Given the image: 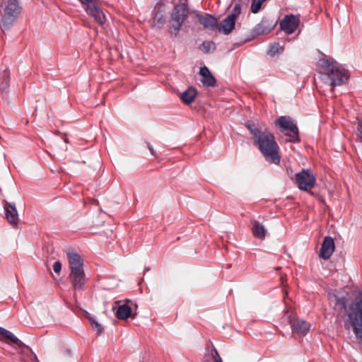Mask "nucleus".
<instances>
[{
	"mask_svg": "<svg viewBox=\"0 0 362 362\" xmlns=\"http://www.w3.org/2000/svg\"><path fill=\"white\" fill-rule=\"evenodd\" d=\"M235 25V21L228 16L221 23L218 27V31L225 35H228L234 29Z\"/></svg>",
	"mask_w": 362,
	"mask_h": 362,
	"instance_id": "20",
	"label": "nucleus"
},
{
	"mask_svg": "<svg viewBox=\"0 0 362 362\" xmlns=\"http://www.w3.org/2000/svg\"><path fill=\"white\" fill-rule=\"evenodd\" d=\"M10 73L7 68H5L0 74V94L4 95L8 93L9 88Z\"/></svg>",
	"mask_w": 362,
	"mask_h": 362,
	"instance_id": "19",
	"label": "nucleus"
},
{
	"mask_svg": "<svg viewBox=\"0 0 362 362\" xmlns=\"http://www.w3.org/2000/svg\"><path fill=\"white\" fill-rule=\"evenodd\" d=\"M115 316L117 319L120 320H127L128 317H132V318H134L136 316V314L132 315V308L131 307L124 303L119 306H118L116 313Z\"/></svg>",
	"mask_w": 362,
	"mask_h": 362,
	"instance_id": "18",
	"label": "nucleus"
},
{
	"mask_svg": "<svg viewBox=\"0 0 362 362\" xmlns=\"http://www.w3.org/2000/svg\"><path fill=\"white\" fill-rule=\"evenodd\" d=\"M250 133L253 134L255 143L265 160L269 163L278 165L281 160V155L274 135L267 129L256 127L255 123H250Z\"/></svg>",
	"mask_w": 362,
	"mask_h": 362,
	"instance_id": "2",
	"label": "nucleus"
},
{
	"mask_svg": "<svg viewBox=\"0 0 362 362\" xmlns=\"http://www.w3.org/2000/svg\"><path fill=\"white\" fill-rule=\"evenodd\" d=\"M196 17L204 28L214 30L217 25V19L209 14L201 15L196 12Z\"/></svg>",
	"mask_w": 362,
	"mask_h": 362,
	"instance_id": "16",
	"label": "nucleus"
},
{
	"mask_svg": "<svg viewBox=\"0 0 362 362\" xmlns=\"http://www.w3.org/2000/svg\"><path fill=\"white\" fill-rule=\"evenodd\" d=\"M0 335L4 337L6 339L11 340L13 343L16 344L19 348H25L30 351L35 356V358L37 361L36 355L33 352L32 349L25 345L23 341L18 339L12 332L0 327Z\"/></svg>",
	"mask_w": 362,
	"mask_h": 362,
	"instance_id": "15",
	"label": "nucleus"
},
{
	"mask_svg": "<svg viewBox=\"0 0 362 362\" xmlns=\"http://www.w3.org/2000/svg\"><path fill=\"white\" fill-rule=\"evenodd\" d=\"M199 74L202 76L201 81L204 86L214 87L216 80L206 66L200 68Z\"/></svg>",
	"mask_w": 362,
	"mask_h": 362,
	"instance_id": "17",
	"label": "nucleus"
},
{
	"mask_svg": "<svg viewBox=\"0 0 362 362\" xmlns=\"http://www.w3.org/2000/svg\"><path fill=\"white\" fill-rule=\"evenodd\" d=\"M319 65L322 69L320 72V78L331 86L332 90L346 83L349 78V71L332 59L322 58L320 59Z\"/></svg>",
	"mask_w": 362,
	"mask_h": 362,
	"instance_id": "3",
	"label": "nucleus"
},
{
	"mask_svg": "<svg viewBox=\"0 0 362 362\" xmlns=\"http://www.w3.org/2000/svg\"><path fill=\"white\" fill-rule=\"evenodd\" d=\"M267 0H252V4L250 5V11L253 13H257L262 8V4Z\"/></svg>",
	"mask_w": 362,
	"mask_h": 362,
	"instance_id": "25",
	"label": "nucleus"
},
{
	"mask_svg": "<svg viewBox=\"0 0 362 362\" xmlns=\"http://www.w3.org/2000/svg\"><path fill=\"white\" fill-rule=\"evenodd\" d=\"M245 125L249 129V124L247 122H245Z\"/></svg>",
	"mask_w": 362,
	"mask_h": 362,
	"instance_id": "33",
	"label": "nucleus"
},
{
	"mask_svg": "<svg viewBox=\"0 0 362 362\" xmlns=\"http://www.w3.org/2000/svg\"><path fill=\"white\" fill-rule=\"evenodd\" d=\"M158 16V14H156V18L157 19V23L163 25V23H165V20L163 18V15L160 14L159 17Z\"/></svg>",
	"mask_w": 362,
	"mask_h": 362,
	"instance_id": "31",
	"label": "nucleus"
},
{
	"mask_svg": "<svg viewBox=\"0 0 362 362\" xmlns=\"http://www.w3.org/2000/svg\"><path fill=\"white\" fill-rule=\"evenodd\" d=\"M4 209L7 221L13 227L18 226L19 218L16 204L4 200Z\"/></svg>",
	"mask_w": 362,
	"mask_h": 362,
	"instance_id": "12",
	"label": "nucleus"
},
{
	"mask_svg": "<svg viewBox=\"0 0 362 362\" xmlns=\"http://www.w3.org/2000/svg\"><path fill=\"white\" fill-rule=\"evenodd\" d=\"M88 319L94 331L98 333H101L103 332L102 326L95 320L93 317H88Z\"/></svg>",
	"mask_w": 362,
	"mask_h": 362,
	"instance_id": "27",
	"label": "nucleus"
},
{
	"mask_svg": "<svg viewBox=\"0 0 362 362\" xmlns=\"http://www.w3.org/2000/svg\"><path fill=\"white\" fill-rule=\"evenodd\" d=\"M276 23L267 18H262L261 22L250 33V40L259 35L268 34L276 26Z\"/></svg>",
	"mask_w": 362,
	"mask_h": 362,
	"instance_id": "10",
	"label": "nucleus"
},
{
	"mask_svg": "<svg viewBox=\"0 0 362 362\" xmlns=\"http://www.w3.org/2000/svg\"><path fill=\"white\" fill-rule=\"evenodd\" d=\"M356 134L358 139L362 141V119H358V126L356 128Z\"/></svg>",
	"mask_w": 362,
	"mask_h": 362,
	"instance_id": "28",
	"label": "nucleus"
},
{
	"mask_svg": "<svg viewBox=\"0 0 362 362\" xmlns=\"http://www.w3.org/2000/svg\"><path fill=\"white\" fill-rule=\"evenodd\" d=\"M252 233L255 238L262 240L265 238L267 230L262 223L255 221L252 227Z\"/></svg>",
	"mask_w": 362,
	"mask_h": 362,
	"instance_id": "21",
	"label": "nucleus"
},
{
	"mask_svg": "<svg viewBox=\"0 0 362 362\" xmlns=\"http://www.w3.org/2000/svg\"><path fill=\"white\" fill-rule=\"evenodd\" d=\"M203 362H223V361L216 349L212 346L211 350L209 348L206 349Z\"/></svg>",
	"mask_w": 362,
	"mask_h": 362,
	"instance_id": "23",
	"label": "nucleus"
},
{
	"mask_svg": "<svg viewBox=\"0 0 362 362\" xmlns=\"http://www.w3.org/2000/svg\"><path fill=\"white\" fill-rule=\"evenodd\" d=\"M280 48V46L278 43H275L272 45H271L269 49V54L271 55H274L276 53L279 52V49Z\"/></svg>",
	"mask_w": 362,
	"mask_h": 362,
	"instance_id": "29",
	"label": "nucleus"
},
{
	"mask_svg": "<svg viewBox=\"0 0 362 362\" xmlns=\"http://www.w3.org/2000/svg\"><path fill=\"white\" fill-rule=\"evenodd\" d=\"M67 258L70 269L69 279L74 291L84 290L87 281L83 269V260L81 256L73 251L67 252Z\"/></svg>",
	"mask_w": 362,
	"mask_h": 362,
	"instance_id": "4",
	"label": "nucleus"
},
{
	"mask_svg": "<svg viewBox=\"0 0 362 362\" xmlns=\"http://www.w3.org/2000/svg\"><path fill=\"white\" fill-rule=\"evenodd\" d=\"M199 49L204 53H212L216 49V45L212 41H204L200 45Z\"/></svg>",
	"mask_w": 362,
	"mask_h": 362,
	"instance_id": "24",
	"label": "nucleus"
},
{
	"mask_svg": "<svg viewBox=\"0 0 362 362\" xmlns=\"http://www.w3.org/2000/svg\"><path fill=\"white\" fill-rule=\"evenodd\" d=\"M189 13V9L185 3H179L174 7L170 16L169 32L177 36L184 21Z\"/></svg>",
	"mask_w": 362,
	"mask_h": 362,
	"instance_id": "6",
	"label": "nucleus"
},
{
	"mask_svg": "<svg viewBox=\"0 0 362 362\" xmlns=\"http://www.w3.org/2000/svg\"><path fill=\"white\" fill-rule=\"evenodd\" d=\"M294 180L298 189L308 192L313 188L315 183V177L313 171L310 169H303L295 175Z\"/></svg>",
	"mask_w": 362,
	"mask_h": 362,
	"instance_id": "9",
	"label": "nucleus"
},
{
	"mask_svg": "<svg viewBox=\"0 0 362 362\" xmlns=\"http://www.w3.org/2000/svg\"><path fill=\"white\" fill-rule=\"evenodd\" d=\"M62 269V263L59 261H57L53 264V270L55 273L59 274Z\"/></svg>",
	"mask_w": 362,
	"mask_h": 362,
	"instance_id": "30",
	"label": "nucleus"
},
{
	"mask_svg": "<svg viewBox=\"0 0 362 362\" xmlns=\"http://www.w3.org/2000/svg\"><path fill=\"white\" fill-rule=\"evenodd\" d=\"M197 95V91L195 88L190 86L180 95V100L186 105L191 104Z\"/></svg>",
	"mask_w": 362,
	"mask_h": 362,
	"instance_id": "22",
	"label": "nucleus"
},
{
	"mask_svg": "<svg viewBox=\"0 0 362 362\" xmlns=\"http://www.w3.org/2000/svg\"><path fill=\"white\" fill-rule=\"evenodd\" d=\"M148 148L151 155H153V156H156V152L155 151V150L153 149V148L152 147V146L150 144H148Z\"/></svg>",
	"mask_w": 362,
	"mask_h": 362,
	"instance_id": "32",
	"label": "nucleus"
},
{
	"mask_svg": "<svg viewBox=\"0 0 362 362\" xmlns=\"http://www.w3.org/2000/svg\"><path fill=\"white\" fill-rule=\"evenodd\" d=\"M83 5L87 14L93 17L100 25H103L106 18L100 7L98 0H78Z\"/></svg>",
	"mask_w": 362,
	"mask_h": 362,
	"instance_id": "8",
	"label": "nucleus"
},
{
	"mask_svg": "<svg viewBox=\"0 0 362 362\" xmlns=\"http://www.w3.org/2000/svg\"><path fill=\"white\" fill-rule=\"evenodd\" d=\"M334 250V242L332 237L326 236L321 245L320 257L323 259H328Z\"/></svg>",
	"mask_w": 362,
	"mask_h": 362,
	"instance_id": "14",
	"label": "nucleus"
},
{
	"mask_svg": "<svg viewBox=\"0 0 362 362\" xmlns=\"http://www.w3.org/2000/svg\"><path fill=\"white\" fill-rule=\"evenodd\" d=\"M334 309L344 313L347 320L344 321L346 329L352 327L357 339L362 342V293L339 291L333 295Z\"/></svg>",
	"mask_w": 362,
	"mask_h": 362,
	"instance_id": "1",
	"label": "nucleus"
},
{
	"mask_svg": "<svg viewBox=\"0 0 362 362\" xmlns=\"http://www.w3.org/2000/svg\"><path fill=\"white\" fill-rule=\"evenodd\" d=\"M276 124L281 129V132L288 131L285 136L289 139L287 140L291 143H298L300 141L298 128L293 122L292 119L288 116H281L276 121Z\"/></svg>",
	"mask_w": 362,
	"mask_h": 362,
	"instance_id": "7",
	"label": "nucleus"
},
{
	"mask_svg": "<svg viewBox=\"0 0 362 362\" xmlns=\"http://www.w3.org/2000/svg\"><path fill=\"white\" fill-rule=\"evenodd\" d=\"M300 23L298 16L294 15H286L280 22V28L286 33L291 35L297 29Z\"/></svg>",
	"mask_w": 362,
	"mask_h": 362,
	"instance_id": "11",
	"label": "nucleus"
},
{
	"mask_svg": "<svg viewBox=\"0 0 362 362\" xmlns=\"http://www.w3.org/2000/svg\"><path fill=\"white\" fill-rule=\"evenodd\" d=\"M241 13V6L240 4H235L233 8L231 13L228 15L230 18H232L235 21L239 16Z\"/></svg>",
	"mask_w": 362,
	"mask_h": 362,
	"instance_id": "26",
	"label": "nucleus"
},
{
	"mask_svg": "<svg viewBox=\"0 0 362 362\" xmlns=\"http://www.w3.org/2000/svg\"><path fill=\"white\" fill-rule=\"evenodd\" d=\"M290 324L293 334L305 336L310 329V325L309 322L299 318L293 321L290 320Z\"/></svg>",
	"mask_w": 362,
	"mask_h": 362,
	"instance_id": "13",
	"label": "nucleus"
},
{
	"mask_svg": "<svg viewBox=\"0 0 362 362\" xmlns=\"http://www.w3.org/2000/svg\"><path fill=\"white\" fill-rule=\"evenodd\" d=\"M21 12L19 0H1L0 4L1 23L8 29Z\"/></svg>",
	"mask_w": 362,
	"mask_h": 362,
	"instance_id": "5",
	"label": "nucleus"
}]
</instances>
